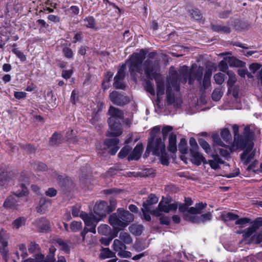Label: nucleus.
<instances>
[{
	"mask_svg": "<svg viewBox=\"0 0 262 262\" xmlns=\"http://www.w3.org/2000/svg\"><path fill=\"white\" fill-rule=\"evenodd\" d=\"M165 149V144L161 138L158 137L154 141H148L144 156H147L150 151L155 156H160V152H164Z\"/></svg>",
	"mask_w": 262,
	"mask_h": 262,
	"instance_id": "39448f33",
	"label": "nucleus"
},
{
	"mask_svg": "<svg viewBox=\"0 0 262 262\" xmlns=\"http://www.w3.org/2000/svg\"><path fill=\"white\" fill-rule=\"evenodd\" d=\"M223 95V91L221 88H215L212 93L211 98L214 101H219Z\"/></svg>",
	"mask_w": 262,
	"mask_h": 262,
	"instance_id": "c9c22d12",
	"label": "nucleus"
},
{
	"mask_svg": "<svg viewBox=\"0 0 262 262\" xmlns=\"http://www.w3.org/2000/svg\"><path fill=\"white\" fill-rule=\"evenodd\" d=\"M255 232V231L251 226L241 231V232H243V237L245 240L250 238Z\"/></svg>",
	"mask_w": 262,
	"mask_h": 262,
	"instance_id": "6e6d98bb",
	"label": "nucleus"
},
{
	"mask_svg": "<svg viewBox=\"0 0 262 262\" xmlns=\"http://www.w3.org/2000/svg\"><path fill=\"white\" fill-rule=\"evenodd\" d=\"M26 218L24 216H20L14 220L12 223V227L14 229L18 230L21 226L25 225Z\"/></svg>",
	"mask_w": 262,
	"mask_h": 262,
	"instance_id": "c85d7f7f",
	"label": "nucleus"
},
{
	"mask_svg": "<svg viewBox=\"0 0 262 262\" xmlns=\"http://www.w3.org/2000/svg\"><path fill=\"white\" fill-rule=\"evenodd\" d=\"M18 145L21 149L26 150L30 154L35 153L37 150V147L31 143L25 144L24 143H18Z\"/></svg>",
	"mask_w": 262,
	"mask_h": 262,
	"instance_id": "7c9ffc66",
	"label": "nucleus"
},
{
	"mask_svg": "<svg viewBox=\"0 0 262 262\" xmlns=\"http://www.w3.org/2000/svg\"><path fill=\"white\" fill-rule=\"evenodd\" d=\"M212 160H209L207 164H209L210 167L214 170L220 168V164H223L224 161L222 160L217 154H213L212 155Z\"/></svg>",
	"mask_w": 262,
	"mask_h": 262,
	"instance_id": "5701e85b",
	"label": "nucleus"
},
{
	"mask_svg": "<svg viewBox=\"0 0 262 262\" xmlns=\"http://www.w3.org/2000/svg\"><path fill=\"white\" fill-rule=\"evenodd\" d=\"M227 74L229 76V79L227 81V85L228 86V92H229L236 82V79L234 73L232 71H228Z\"/></svg>",
	"mask_w": 262,
	"mask_h": 262,
	"instance_id": "f704fd0d",
	"label": "nucleus"
},
{
	"mask_svg": "<svg viewBox=\"0 0 262 262\" xmlns=\"http://www.w3.org/2000/svg\"><path fill=\"white\" fill-rule=\"evenodd\" d=\"M176 101L174 95L171 92V88H167L166 90V102L168 105L174 103Z\"/></svg>",
	"mask_w": 262,
	"mask_h": 262,
	"instance_id": "c03bdc74",
	"label": "nucleus"
},
{
	"mask_svg": "<svg viewBox=\"0 0 262 262\" xmlns=\"http://www.w3.org/2000/svg\"><path fill=\"white\" fill-rule=\"evenodd\" d=\"M147 79L148 80L146 81L145 89L146 91L148 92L151 95L154 96L155 95V91L154 84L150 81L151 80Z\"/></svg>",
	"mask_w": 262,
	"mask_h": 262,
	"instance_id": "4d7b16f0",
	"label": "nucleus"
},
{
	"mask_svg": "<svg viewBox=\"0 0 262 262\" xmlns=\"http://www.w3.org/2000/svg\"><path fill=\"white\" fill-rule=\"evenodd\" d=\"M198 142L200 145L205 150L207 153L210 152L211 148L208 143L203 138H199Z\"/></svg>",
	"mask_w": 262,
	"mask_h": 262,
	"instance_id": "13d9d810",
	"label": "nucleus"
},
{
	"mask_svg": "<svg viewBox=\"0 0 262 262\" xmlns=\"http://www.w3.org/2000/svg\"><path fill=\"white\" fill-rule=\"evenodd\" d=\"M113 250L118 252V255L120 254L122 251H124V250H126V246L122 242V241L119 240V239H115L114 241L113 244Z\"/></svg>",
	"mask_w": 262,
	"mask_h": 262,
	"instance_id": "393cba45",
	"label": "nucleus"
},
{
	"mask_svg": "<svg viewBox=\"0 0 262 262\" xmlns=\"http://www.w3.org/2000/svg\"><path fill=\"white\" fill-rule=\"evenodd\" d=\"M158 198L155 194L151 193L147 198V199L143 202V207L145 208V210L150 211V209L152 208V206L158 203Z\"/></svg>",
	"mask_w": 262,
	"mask_h": 262,
	"instance_id": "a211bd4d",
	"label": "nucleus"
},
{
	"mask_svg": "<svg viewBox=\"0 0 262 262\" xmlns=\"http://www.w3.org/2000/svg\"><path fill=\"white\" fill-rule=\"evenodd\" d=\"M189 12L190 13L191 17L196 20H201L203 17L201 11L197 8H192L189 10Z\"/></svg>",
	"mask_w": 262,
	"mask_h": 262,
	"instance_id": "a19ab883",
	"label": "nucleus"
},
{
	"mask_svg": "<svg viewBox=\"0 0 262 262\" xmlns=\"http://www.w3.org/2000/svg\"><path fill=\"white\" fill-rule=\"evenodd\" d=\"M143 147L141 143L137 144L133 149V151L130 152L127 157V160L130 161H137L141 156L143 152Z\"/></svg>",
	"mask_w": 262,
	"mask_h": 262,
	"instance_id": "4468645a",
	"label": "nucleus"
},
{
	"mask_svg": "<svg viewBox=\"0 0 262 262\" xmlns=\"http://www.w3.org/2000/svg\"><path fill=\"white\" fill-rule=\"evenodd\" d=\"M262 242V233L259 232L252 235L249 239V243H254L256 244H259Z\"/></svg>",
	"mask_w": 262,
	"mask_h": 262,
	"instance_id": "603ef678",
	"label": "nucleus"
},
{
	"mask_svg": "<svg viewBox=\"0 0 262 262\" xmlns=\"http://www.w3.org/2000/svg\"><path fill=\"white\" fill-rule=\"evenodd\" d=\"M148 52V49L146 48L141 49L139 52H134L130 56L128 60V72L132 78H135L137 75V73H142V65L143 62L146 58L147 54L148 56L147 59L150 60L154 59L157 55L156 51Z\"/></svg>",
	"mask_w": 262,
	"mask_h": 262,
	"instance_id": "f257e3e1",
	"label": "nucleus"
},
{
	"mask_svg": "<svg viewBox=\"0 0 262 262\" xmlns=\"http://www.w3.org/2000/svg\"><path fill=\"white\" fill-rule=\"evenodd\" d=\"M249 24L247 21L236 19L234 21V28L236 30L242 31L249 29Z\"/></svg>",
	"mask_w": 262,
	"mask_h": 262,
	"instance_id": "bb28decb",
	"label": "nucleus"
},
{
	"mask_svg": "<svg viewBox=\"0 0 262 262\" xmlns=\"http://www.w3.org/2000/svg\"><path fill=\"white\" fill-rule=\"evenodd\" d=\"M36 24L40 27L39 29V31L40 33L45 32L44 29H47L49 27V25L47 24L43 19H39L36 20Z\"/></svg>",
	"mask_w": 262,
	"mask_h": 262,
	"instance_id": "bf43d9fd",
	"label": "nucleus"
},
{
	"mask_svg": "<svg viewBox=\"0 0 262 262\" xmlns=\"http://www.w3.org/2000/svg\"><path fill=\"white\" fill-rule=\"evenodd\" d=\"M84 21L85 23L84 24V26L87 28H90V29H95L96 26V20L94 17L92 16H89L88 17H86L84 19Z\"/></svg>",
	"mask_w": 262,
	"mask_h": 262,
	"instance_id": "58836bf2",
	"label": "nucleus"
},
{
	"mask_svg": "<svg viewBox=\"0 0 262 262\" xmlns=\"http://www.w3.org/2000/svg\"><path fill=\"white\" fill-rule=\"evenodd\" d=\"M109 223L113 227L114 233L117 235L120 231L123 230L127 226V224L122 221L119 215L116 213H114L110 215Z\"/></svg>",
	"mask_w": 262,
	"mask_h": 262,
	"instance_id": "0eeeda50",
	"label": "nucleus"
},
{
	"mask_svg": "<svg viewBox=\"0 0 262 262\" xmlns=\"http://www.w3.org/2000/svg\"><path fill=\"white\" fill-rule=\"evenodd\" d=\"M39 223H43L42 225L38 224V228L41 232H47L50 230V225L46 219H41L39 220Z\"/></svg>",
	"mask_w": 262,
	"mask_h": 262,
	"instance_id": "e433bc0d",
	"label": "nucleus"
},
{
	"mask_svg": "<svg viewBox=\"0 0 262 262\" xmlns=\"http://www.w3.org/2000/svg\"><path fill=\"white\" fill-rule=\"evenodd\" d=\"M0 246L5 247H8V237L3 229L0 231Z\"/></svg>",
	"mask_w": 262,
	"mask_h": 262,
	"instance_id": "3c124183",
	"label": "nucleus"
},
{
	"mask_svg": "<svg viewBox=\"0 0 262 262\" xmlns=\"http://www.w3.org/2000/svg\"><path fill=\"white\" fill-rule=\"evenodd\" d=\"M173 129V127L171 126L167 125L164 126L162 129V138L165 141L168 135V134L171 132Z\"/></svg>",
	"mask_w": 262,
	"mask_h": 262,
	"instance_id": "774afa93",
	"label": "nucleus"
},
{
	"mask_svg": "<svg viewBox=\"0 0 262 262\" xmlns=\"http://www.w3.org/2000/svg\"><path fill=\"white\" fill-rule=\"evenodd\" d=\"M250 141H253V133L251 130L250 127L249 125L246 126L244 129L243 135H242Z\"/></svg>",
	"mask_w": 262,
	"mask_h": 262,
	"instance_id": "8fccbe9b",
	"label": "nucleus"
},
{
	"mask_svg": "<svg viewBox=\"0 0 262 262\" xmlns=\"http://www.w3.org/2000/svg\"><path fill=\"white\" fill-rule=\"evenodd\" d=\"M80 217L84 221L85 227H87L89 229L90 232L95 234L96 233V227L98 222L97 219L93 215H89L84 212H82L80 213Z\"/></svg>",
	"mask_w": 262,
	"mask_h": 262,
	"instance_id": "6e6552de",
	"label": "nucleus"
},
{
	"mask_svg": "<svg viewBox=\"0 0 262 262\" xmlns=\"http://www.w3.org/2000/svg\"><path fill=\"white\" fill-rule=\"evenodd\" d=\"M222 219L225 222L228 221H236L239 218V215L237 214L229 212L226 214L221 215Z\"/></svg>",
	"mask_w": 262,
	"mask_h": 262,
	"instance_id": "79ce46f5",
	"label": "nucleus"
},
{
	"mask_svg": "<svg viewBox=\"0 0 262 262\" xmlns=\"http://www.w3.org/2000/svg\"><path fill=\"white\" fill-rule=\"evenodd\" d=\"M10 175L8 171V168L6 165H0V186H4L7 184L10 181Z\"/></svg>",
	"mask_w": 262,
	"mask_h": 262,
	"instance_id": "ddd939ff",
	"label": "nucleus"
},
{
	"mask_svg": "<svg viewBox=\"0 0 262 262\" xmlns=\"http://www.w3.org/2000/svg\"><path fill=\"white\" fill-rule=\"evenodd\" d=\"M97 230L99 234L105 236L112 235V234L114 233V230H112L111 228L106 224L100 225Z\"/></svg>",
	"mask_w": 262,
	"mask_h": 262,
	"instance_id": "b1692460",
	"label": "nucleus"
},
{
	"mask_svg": "<svg viewBox=\"0 0 262 262\" xmlns=\"http://www.w3.org/2000/svg\"><path fill=\"white\" fill-rule=\"evenodd\" d=\"M119 239L122 241L125 245L130 244L133 241L132 237L127 232H121L119 234Z\"/></svg>",
	"mask_w": 262,
	"mask_h": 262,
	"instance_id": "37998d69",
	"label": "nucleus"
},
{
	"mask_svg": "<svg viewBox=\"0 0 262 262\" xmlns=\"http://www.w3.org/2000/svg\"><path fill=\"white\" fill-rule=\"evenodd\" d=\"M113 86L116 89H120L124 90L126 87V84L123 80H114Z\"/></svg>",
	"mask_w": 262,
	"mask_h": 262,
	"instance_id": "0e129e2a",
	"label": "nucleus"
},
{
	"mask_svg": "<svg viewBox=\"0 0 262 262\" xmlns=\"http://www.w3.org/2000/svg\"><path fill=\"white\" fill-rule=\"evenodd\" d=\"M58 185L64 192H68L74 187L75 184L69 177L63 178L61 175H58L57 178Z\"/></svg>",
	"mask_w": 262,
	"mask_h": 262,
	"instance_id": "9d476101",
	"label": "nucleus"
},
{
	"mask_svg": "<svg viewBox=\"0 0 262 262\" xmlns=\"http://www.w3.org/2000/svg\"><path fill=\"white\" fill-rule=\"evenodd\" d=\"M34 168L36 171H45L48 169L47 165L45 163L41 162H36Z\"/></svg>",
	"mask_w": 262,
	"mask_h": 262,
	"instance_id": "338daca9",
	"label": "nucleus"
},
{
	"mask_svg": "<svg viewBox=\"0 0 262 262\" xmlns=\"http://www.w3.org/2000/svg\"><path fill=\"white\" fill-rule=\"evenodd\" d=\"M170 81L174 90L177 92L180 90V85L178 83V73L174 71L170 77Z\"/></svg>",
	"mask_w": 262,
	"mask_h": 262,
	"instance_id": "c756f323",
	"label": "nucleus"
},
{
	"mask_svg": "<svg viewBox=\"0 0 262 262\" xmlns=\"http://www.w3.org/2000/svg\"><path fill=\"white\" fill-rule=\"evenodd\" d=\"M234 133V142L236 144L237 148L245 150L249 145L254 143L253 141H250L249 140L239 134V127L235 124L232 127Z\"/></svg>",
	"mask_w": 262,
	"mask_h": 262,
	"instance_id": "423d86ee",
	"label": "nucleus"
},
{
	"mask_svg": "<svg viewBox=\"0 0 262 262\" xmlns=\"http://www.w3.org/2000/svg\"><path fill=\"white\" fill-rule=\"evenodd\" d=\"M221 136L226 142H228L231 139V135L228 128H224L221 130Z\"/></svg>",
	"mask_w": 262,
	"mask_h": 262,
	"instance_id": "864d4df0",
	"label": "nucleus"
},
{
	"mask_svg": "<svg viewBox=\"0 0 262 262\" xmlns=\"http://www.w3.org/2000/svg\"><path fill=\"white\" fill-rule=\"evenodd\" d=\"M117 214L119 215L120 218H121L122 221L127 224V226L129 223L132 222L134 220V215L128 211L125 210L123 208H118L117 209Z\"/></svg>",
	"mask_w": 262,
	"mask_h": 262,
	"instance_id": "f3484780",
	"label": "nucleus"
},
{
	"mask_svg": "<svg viewBox=\"0 0 262 262\" xmlns=\"http://www.w3.org/2000/svg\"><path fill=\"white\" fill-rule=\"evenodd\" d=\"M212 29L217 32H224L225 33H230L231 32V29L230 27L227 26H224L218 25H211Z\"/></svg>",
	"mask_w": 262,
	"mask_h": 262,
	"instance_id": "72a5a7b5",
	"label": "nucleus"
},
{
	"mask_svg": "<svg viewBox=\"0 0 262 262\" xmlns=\"http://www.w3.org/2000/svg\"><path fill=\"white\" fill-rule=\"evenodd\" d=\"M100 251V258L101 259L112 258L115 256V253L108 248H102Z\"/></svg>",
	"mask_w": 262,
	"mask_h": 262,
	"instance_id": "473e14b6",
	"label": "nucleus"
},
{
	"mask_svg": "<svg viewBox=\"0 0 262 262\" xmlns=\"http://www.w3.org/2000/svg\"><path fill=\"white\" fill-rule=\"evenodd\" d=\"M62 138V135L60 133L55 132L53 134L49 140V144L50 146H55L58 145L60 143Z\"/></svg>",
	"mask_w": 262,
	"mask_h": 262,
	"instance_id": "a878e982",
	"label": "nucleus"
},
{
	"mask_svg": "<svg viewBox=\"0 0 262 262\" xmlns=\"http://www.w3.org/2000/svg\"><path fill=\"white\" fill-rule=\"evenodd\" d=\"M111 102L118 106H124L129 102V99L127 96H124L118 92L113 91L109 95Z\"/></svg>",
	"mask_w": 262,
	"mask_h": 262,
	"instance_id": "1a4fd4ad",
	"label": "nucleus"
},
{
	"mask_svg": "<svg viewBox=\"0 0 262 262\" xmlns=\"http://www.w3.org/2000/svg\"><path fill=\"white\" fill-rule=\"evenodd\" d=\"M51 201L44 198H41L38 206L36 207V211L38 213L43 214L47 209L49 205H51Z\"/></svg>",
	"mask_w": 262,
	"mask_h": 262,
	"instance_id": "412c9836",
	"label": "nucleus"
},
{
	"mask_svg": "<svg viewBox=\"0 0 262 262\" xmlns=\"http://www.w3.org/2000/svg\"><path fill=\"white\" fill-rule=\"evenodd\" d=\"M160 162L163 165H168L169 158L166 152V150L164 152H160Z\"/></svg>",
	"mask_w": 262,
	"mask_h": 262,
	"instance_id": "69168bd1",
	"label": "nucleus"
},
{
	"mask_svg": "<svg viewBox=\"0 0 262 262\" xmlns=\"http://www.w3.org/2000/svg\"><path fill=\"white\" fill-rule=\"evenodd\" d=\"M196 67V64L192 65L190 70V74L196 79L200 83L202 82V77L203 75L204 68L201 66L197 67V69L193 71V68Z\"/></svg>",
	"mask_w": 262,
	"mask_h": 262,
	"instance_id": "6ab92c4d",
	"label": "nucleus"
},
{
	"mask_svg": "<svg viewBox=\"0 0 262 262\" xmlns=\"http://www.w3.org/2000/svg\"><path fill=\"white\" fill-rule=\"evenodd\" d=\"M18 189L15 192H12V195L8 196L3 204V207L8 209L17 210L19 206L18 198L28 195L29 191L26 185L21 183L17 186Z\"/></svg>",
	"mask_w": 262,
	"mask_h": 262,
	"instance_id": "7ed1b4c3",
	"label": "nucleus"
},
{
	"mask_svg": "<svg viewBox=\"0 0 262 262\" xmlns=\"http://www.w3.org/2000/svg\"><path fill=\"white\" fill-rule=\"evenodd\" d=\"M191 162L197 165L200 166L202 163L204 164H207V161L205 158L198 151V150L190 152Z\"/></svg>",
	"mask_w": 262,
	"mask_h": 262,
	"instance_id": "2eb2a0df",
	"label": "nucleus"
},
{
	"mask_svg": "<svg viewBox=\"0 0 262 262\" xmlns=\"http://www.w3.org/2000/svg\"><path fill=\"white\" fill-rule=\"evenodd\" d=\"M143 227L142 225H132L129 228V231L136 236L140 235L142 233Z\"/></svg>",
	"mask_w": 262,
	"mask_h": 262,
	"instance_id": "a18cd8bd",
	"label": "nucleus"
},
{
	"mask_svg": "<svg viewBox=\"0 0 262 262\" xmlns=\"http://www.w3.org/2000/svg\"><path fill=\"white\" fill-rule=\"evenodd\" d=\"M119 143V140L118 138L106 139L104 141V144L108 147L117 146Z\"/></svg>",
	"mask_w": 262,
	"mask_h": 262,
	"instance_id": "680f3d73",
	"label": "nucleus"
},
{
	"mask_svg": "<svg viewBox=\"0 0 262 262\" xmlns=\"http://www.w3.org/2000/svg\"><path fill=\"white\" fill-rule=\"evenodd\" d=\"M178 206L177 202L170 204L168 201H165L164 202L161 201L158 204V207L165 213H169L170 211L176 212Z\"/></svg>",
	"mask_w": 262,
	"mask_h": 262,
	"instance_id": "dca6fc26",
	"label": "nucleus"
},
{
	"mask_svg": "<svg viewBox=\"0 0 262 262\" xmlns=\"http://www.w3.org/2000/svg\"><path fill=\"white\" fill-rule=\"evenodd\" d=\"M94 212L99 217H103L111 213V210H108V204L106 201H101L94 206Z\"/></svg>",
	"mask_w": 262,
	"mask_h": 262,
	"instance_id": "9b49d317",
	"label": "nucleus"
},
{
	"mask_svg": "<svg viewBox=\"0 0 262 262\" xmlns=\"http://www.w3.org/2000/svg\"><path fill=\"white\" fill-rule=\"evenodd\" d=\"M160 127L159 126L153 127L149 133V138H148V141L156 140L157 135L160 133Z\"/></svg>",
	"mask_w": 262,
	"mask_h": 262,
	"instance_id": "09e8293b",
	"label": "nucleus"
},
{
	"mask_svg": "<svg viewBox=\"0 0 262 262\" xmlns=\"http://www.w3.org/2000/svg\"><path fill=\"white\" fill-rule=\"evenodd\" d=\"M132 148L129 145H125L118 153V156L120 159H124L127 156L128 157Z\"/></svg>",
	"mask_w": 262,
	"mask_h": 262,
	"instance_id": "ea45409f",
	"label": "nucleus"
},
{
	"mask_svg": "<svg viewBox=\"0 0 262 262\" xmlns=\"http://www.w3.org/2000/svg\"><path fill=\"white\" fill-rule=\"evenodd\" d=\"M160 77H157L156 78H154L156 81L157 84V97H159V96L162 95L164 94V85L163 82L161 79H159ZM158 100L160 101L159 98H158Z\"/></svg>",
	"mask_w": 262,
	"mask_h": 262,
	"instance_id": "cd10ccee",
	"label": "nucleus"
},
{
	"mask_svg": "<svg viewBox=\"0 0 262 262\" xmlns=\"http://www.w3.org/2000/svg\"><path fill=\"white\" fill-rule=\"evenodd\" d=\"M82 228V223L81 222L74 221L70 224V229L72 232H77Z\"/></svg>",
	"mask_w": 262,
	"mask_h": 262,
	"instance_id": "e2e57ef3",
	"label": "nucleus"
},
{
	"mask_svg": "<svg viewBox=\"0 0 262 262\" xmlns=\"http://www.w3.org/2000/svg\"><path fill=\"white\" fill-rule=\"evenodd\" d=\"M254 146V143H252L246 148L241 155V159L244 162L245 165H248L254 158L255 154L251 152Z\"/></svg>",
	"mask_w": 262,
	"mask_h": 262,
	"instance_id": "f8f14e48",
	"label": "nucleus"
},
{
	"mask_svg": "<svg viewBox=\"0 0 262 262\" xmlns=\"http://www.w3.org/2000/svg\"><path fill=\"white\" fill-rule=\"evenodd\" d=\"M110 117L107 119L109 129L106 136L108 137H116L123 133L121 121L124 118V113L119 108L110 106L108 111Z\"/></svg>",
	"mask_w": 262,
	"mask_h": 262,
	"instance_id": "f03ea898",
	"label": "nucleus"
},
{
	"mask_svg": "<svg viewBox=\"0 0 262 262\" xmlns=\"http://www.w3.org/2000/svg\"><path fill=\"white\" fill-rule=\"evenodd\" d=\"M12 53L15 54L16 56L20 59L22 62H24L27 60L26 56L24 53L19 51L17 48H13L11 50Z\"/></svg>",
	"mask_w": 262,
	"mask_h": 262,
	"instance_id": "5fc2aeb1",
	"label": "nucleus"
},
{
	"mask_svg": "<svg viewBox=\"0 0 262 262\" xmlns=\"http://www.w3.org/2000/svg\"><path fill=\"white\" fill-rule=\"evenodd\" d=\"M167 149L169 151L172 153H175L177 151V135L173 133H170L169 135Z\"/></svg>",
	"mask_w": 262,
	"mask_h": 262,
	"instance_id": "4be33fe9",
	"label": "nucleus"
},
{
	"mask_svg": "<svg viewBox=\"0 0 262 262\" xmlns=\"http://www.w3.org/2000/svg\"><path fill=\"white\" fill-rule=\"evenodd\" d=\"M142 64L145 75L147 79L153 80L154 78L160 76V74L157 72L160 69L159 61H152L147 59L144 60Z\"/></svg>",
	"mask_w": 262,
	"mask_h": 262,
	"instance_id": "20e7f679",
	"label": "nucleus"
},
{
	"mask_svg": "<svg viewBox=\"0 0 262 262\" xmlns=\"http://www.w3.org/2000/svg\"><path fill=\"white\" fill-rule=\"evenodd\" d=\"M112 235L102 237L99 240L100 243L105 246L109 245L113 239L117 236V235L114 233H113Z\"/></svg>",
	"mask_w": 262,
	"mask_h": 262,
	"instance_id": "de8ad7c7",
	"label": "nucleus"
},
{
	"mask_svg": "<svg viewBox=\"0 0 262 262\" xmlns=\"http://www.w3.org/2000/svg\"><path fill=\"white\" fill-rule=\"evenodd\" d=\"M224 59L227 60L230 67L243 68L245 67L246 63L241 60H239L234 56H228L224 57Z\"/></svg>",
	"mask_w": 262,
	"mask_h": 262,
	"instance_id": "aec40b11",
	"label": "nucleus"
},
{
	"mask_svg": "<svg viewBox=\"0 0 262 262\" xmlns=\"http://www.w3.org/2000/svg\"><path fill=\"white\" fill-rule=\"evenodd\" d=\"M56 251V248L54 246H51L49 248V252L46 257H45V260L46 262H56V259L55 258V252Z\"/></svg>",
	"mask_w": 262,
	"mask_h": 262,
	"instance_id": "4c0bfd02",
	"label": "nucleus"
},
{
	"mask_svg": "<svg viewBox=\"0 0 262 262\" xmlns=\"http://www.w3.org/2000/svg\"><path fill=\"white\" fill-rule=\"evenodd\" d=\"M14 2L15 3H13L12 5L13 7H12L11 4L9 5V4H8L7 8L8 12L12 11V8H13V10L15 11V13H21L23 9L22 4L18 2L16 3V1H14Z\"/></svg>",
	"mask_w": 262,
	"mask_h": 262,
	"instance_id": "2f4dec72",
	"label": "nucleus"
},
{
	"mask_svg": "<svg viewBox=\"0 0 262 262\" xmlns=\"http://www.w3.org/2000/svg\"><path fill=\"white\" fill-rule=\"evenodd\" d=\"M179 150L182 154H186L188 151L187 147V141L185 138H182L180 139L179 143Z\"/></svg>",
	"mask_w": 262,
	"mask_h": 262,
	"instance_id": "49530a36",
	"label": "nucleus"
},
{
	"mask_svg": "<svg viewBox=\"0 0 262 262\" xmlns=\"http://www.w3.org/2000/svg\"><path fill=\"white\" fill-rule=\"evenodd\" d=\"M252 225L251 227L256 231L259 227L262 226V217H258L255 219L254 221H251Z\"/></svg>",
	"mask_w": 262,
	"mask_h": 262,
	"instance_id": "052dcab7",
	"label": "nucleus"
}]
</instances>
